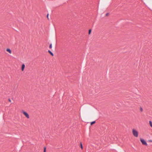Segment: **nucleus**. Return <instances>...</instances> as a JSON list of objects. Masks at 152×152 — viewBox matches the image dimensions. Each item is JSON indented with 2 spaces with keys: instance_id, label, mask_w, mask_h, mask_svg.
<instances>
[{
  "instance_id": "obj_1",
  "label": "nucleus",
  "mask_w": 152,
  "mask_h": 152,
  "mask_svg": "<svg viewBox=\"0 0 152 152\" xmlns=\"http://www.w3.org/2000/svg\"><path fill=\"white\" fill-rule=\"evenodd\" d=\"M132 133L134 136L136 137H137L138 136V132L135 129H132Z\"/></svg>"
},
{
  "instance_id": "obj_2",
  "label": "nucleus",
  "mask_w": 152,
  "mask_h": 152,
  "mask_svg": "<svg viewBox=\"0 0 152 152\" xmlns=\"http://www.w3.org/2000/svg\"><path fill=\"white\" fill-rule=\"evenodd\" d=\"M21 113H23L27 118H29V115L26 112L23 110H22L21 111Z\"/></svg>"
},
{
  "instance_id": "obj_3",
  "label": "nucleus",
  "mask_w": 152,
  "mask_h": 152,
  "mask_svg": "<svg viewBox=\"0 0 152 152\" xmlns=\"http://www.w3.org/2000/svg\"><path fill=\"white\" fill-rule=\"evenodd\" d=\"M140 141L143 145H145L146 146L148 144L147 142L144 139L141 138L140 139Z\"/></svg>"
},
{
  "instance_id": "obj_4",
  "label": "nucleus",
  "mask_w": 152,
  "mask_h": 152,
  "mask_svg": "<svg viewBox=\"0 0 152 152\" xmlns=\"http://www.w3.org/2000/svg\"><path fill=\"white\" fill-rule=\"evenodd\" d=\"M25 67V65L24 64H22V67H21V70L22 71L24 70V69Z\"/></svg>"
},
{
  "instance_id": "obj_5",
  "label": "nucleus",
  "mask_w": 152,
  "mask_h": 152,
  "mask_svg": "<svg viewBox=\"0 0 152 152\" xmlns=\"http://www.w3.org/2000/svg\"><path fill=\"white\" fill-rule=\"evenodd\" d=\"M6 51L10 54H11L12 53L11 50L10 48H7L6 49Z\"/></svg>"
},
{
  "instance_id": "obj_6",
  "label": "nucleus",
  "mask_w": 152,
  "mask_h": 152,
  "mask_svg": "<svg viewBox=\"0 0 152 152\" xmlns=\"http://www.w3.org/2000/svg\"><path fill=\"white\" fill-rule=\"evenodd\" d=\"M48 53L52 56H53L54 55L53 53L50 50H48Z\"/></svg>"
},
{
  "instance_id": "obj_7",
  "label": "nucleus",
  "mask_w": 152,
  "mask_h": 152,
  "mask_svg": "<svg viewBox=\"0 0 152 152\" xmlns=\"http://www.w3.org/2000/svg\"><path fill=\"white\" fill-rule=\"evenodd\" d=\"M95 122H96V121H92V122H91V125H92L93 124H94V123H95Z\"/></svg>"
},
{
  "instance_id": "obj_8",
  "label": "nucleus",
  "mask_w": 152,
  "mask_h": 152,
  "mask_svg": "<svg viewBox=\"0 0 152 152\" xmlns=\"http://www.w3.org/2000/svg\"><path fill=\"white\" fill-rule=\"evenodd\" d=\"M149 122L150 126L152 127V122L151 121H149Z\"/></svg>"
},
{
  "instance_id": "obj_9",
  "label": "nucleus",
  "mask_w": 152,
  "mask_h": 152,
  "mask_svg": "<svg viewBox=\"0 0 152 152\" xmlns=\"http://www.w3.org/2000/svg\"><path fill=\"white\" fill-rule=\"evenodd\" d=\"M80 147H81V148L82 149H83V145H82V142H80Z\"/></svg>"
},
{
  "instance_id": "obj_10",
  "label": "nucleus",
  "mask_w": 152,
  "mask_h": 152,
  "mask_svg": "<svg viewBox=\"0 0 152 152\" xmlns=\"http://www.w3.org/2000/svg\"><path fill=\"white\" fill-rule=\"evenodd\" d=\"M91 29H90L89 30V31H88V34H91Z\"/></svg>"
},
{
  "instance_id": "obj_11",
  "label": "nucleus",
  "mask_w": 152,
  "mask_h": 152,
  "mask_svg": "<svg viewBox=\"0 0 152 152\" xmlns=\"http://www.w3.org/2000/svg\"><path fill=\"white\" fill-rule=\"evenodd\" d=\"M49 48H50V49L52 48V44H50V45Z\"/></svg>"
},
{
  "instance_id": "obj_12",
  "label": "nucleus",
  "mask_w": 152,
  "mask_h": 152,
  "mask_svg": "<svg viewBox=\"0 0 152 152\" xmlns=\"http://www.w3.org/2000/svg\"><path fill=\"white\" fill-rule=\"evenodd\" d=\"M44 152H46V148L45 147L44 148Z\"/></svg>"
},
{
  "instance_id": "obj_13",
  "label": "nucleus",
  "mask_w": 152,
  "mask_h": 152,
  "mask_svg": "<svg viewBox=\"0 0 152 152\" xmlns=\"http://www.w3.org/2000/svg\"><path fill=\"white\" fill-rule=\"evenodd\" d=\"M140 110L141 111V112H142L143 110L142 108V107H140Z\"/></svg>"
},
{
  "instance_id": "obj_14",
  "label": "nucleus",
  "mask_w": 152,
  "mask_h": 152,
  "mask_svg": "<svg viewBox=\"0 0 152 152\" xmlns=\"http://www.w3.org/2000/svg\"><path fill=\"white\" fill-rule=\"evenodd\" d=\"M109 14V13H107L106 14V16H107Z\"/></svg>"
},
{
  "instance_id": "obj_15",
  "label": "nucleus",
  "mask_w": 152,
  "mask_h": 152,
  "mask_svg": "<svg viewBox=\"0 0 152 152\" xmlns=\"http://www.w3.org/2000/svg\"><path fill=\"white\" fill-rule=\"evenodd\" d=\"M48 15H49V14H48L47 15V17L48 19Z\"/></svg>"
},
{
  "instance_id": "obj_16",
  "label": "nucleus",
  "mask_w": 152,
  "mask_h": 152,
  "mask_svg": "<svg viewBox=\"0 0 152 152\" xmlns=\"http://www.w3.org/2000/svg\"><path fill=\"white\" fill-rule=\"evenodd\" d=\"M9 101L10 102H11V99H9Z\"/></svg>"
},
{
  "instance_id": "obj_17",
  "label": "nucleus",
  "mask_w": 152,
  "mask_h": 152,
  "mask_svg": "<svg viewBox=\"0 0 152 152\" xmlns=\"http://www.w3.org/2000/svg\"><path fill=\"white\" fill-rule=\"evenodd\" d=\"M149 141L150 142H152V140H149Z\"/></svg>"
}]
</instances>
